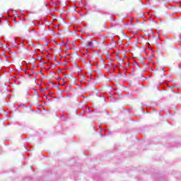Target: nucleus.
<instances>
[{
  "label": "nucleus",
  "instance_id": "nucleus-3",
  "mask_svg": "<svg viewBox=\"0 0 181 181\" xmlns=\"http://www.w3.org/2000/svg\"><path fill=\"white\" fill-rule=\"evenodd\" d=\"M0 44H1V42H0Z\"/></svg>",
  "mask_w": 181,
  "mask_h": 181
},
{
  "label": "nucleus",
  "instance_id": "nucleus-1",
  "mask_svg": "<svg viewBox=\"0 0 181 181\" xmlns=\"http://www.w3.org/2000/svg\"><path fill=\"white\" fill-rule=\"evenodd\" d=\"M87 49H93L94 45L93 44V41H88L86 45Z\"/></svg>",
  "mask_w": 181,
  "mask_h": 181
},
{
  "label": "nucleus",
  "instance_id": "nucleus-2",
  "mask_svg": "<svg viewBox=\"0 0 181 181\" xmlns=\"http://www.w3.org/2000/svg\"><path fill=\"white\" fill-rule=\"evenodd\" d=\"M11 43H12L13 45H16V40H15V39L12 40Z\"/></svg>",
  "mask_w": 181,
  "mask_h": 181
}]
</instances>
